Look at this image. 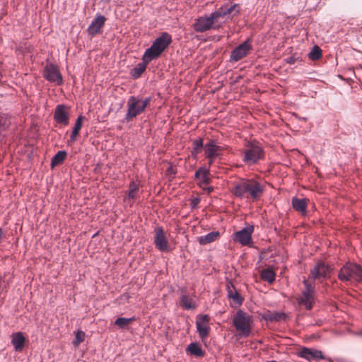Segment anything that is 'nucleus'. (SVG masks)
<instances>
[{
	"instance_id": "f257e3e1",
	"label": "nucleus",
	"mask_w": 362,
	"mask_h": 362,
	"mask_svg": "<svg viewBox=\"0 0 362 362\" xmlns=\"http://www.w3.org/2000/svg\"><path fill=\"white\" fill-rule=\"evenodd\" d=\"M235 6L236 4L230 7L224 5L209 16L199 17L193 24L194 30L198 33H204L211 29L218 30L221 26V23L218 22L219 18L230 14Z\"/></svg>"
},
{
	"instance_id": "f03ea898",
	"label": "nucleus",
	"mask_w": 362,
	"mask_h": 362,
	"mask_svg": "<svg viewBox=\"0 0 362 362\" xmlns=\"http://www.w3.org/2000/svg\"><path fill=\"white\" fill-rule=\"evenodd\" d=\"M264 191V186L254 179H242L235 183L231 189V193L238 198H243L245 194L247 198L252 200H258Z\"/></svg>"
},
{
	"instance_id": "7ed1b4c3",
	"label": "nucleus",
	"mask_w": 362,
	"mask_h": 362,
	"mask_svg": "<svg viewBox=\"0 0 362 362\" xmlns=\"http://www.w3.org/2000/svg\"><path fill=\"white\" fill-rule=\"evenodd\" d=\"M171 42V35L166 32L162 33L159 37L156 38L151 47L146 49L145 57L152 60L158 58Z\"/></svg>"
},
{
	"instance_id": "20e7f679",
	"label": "nucleus",
	"mask_w": 362,
	"mask_h": 362,
	"mask_svg": "<svg viewBox=\"0 0 362 362\" xmlns=\"http://www.w3.org/2000/svg\"><path fill=\"white\" fill-rule=\"evenodd\" d=\"M246 148L243 151V162L247 165L257 164L264 156V151L260 144L256 141H248Z\"/></svg>"
},
{
	"instance_id": "39448f33",
	"label": "nucleus",
	"mask_w": 362,
	"mask_h": 362,
	"mask_svg": "<svg viewBox=\"0 0 362 362\" xmlns=\"http://www.w3.org/2000/svg\"><path fill=\"white\" fill-rule=\"evenodd\" d=\"M338 278L341 281L354 279L358 282L362 281V267L357 264L348 262L339 272Z\"/></svg>"
},
{
	"instance_id": "423d86ee",
	"label": "nucleus",
	"mask_w": 362,
	"mask_h": 362,
	"mask_svg": "<svg viewBox=\"0 0 362 362\" xmlns=\"http://www.w3.org/2000/svg\"><path fill=\"white\" fill-rule=\"evenodd\" d=\"M233 323L239 334L243 337L249 336L250 329V317L242 310L237 311L233 317Z\"/></svg>"
},
{
	"instance_id": "0eeeda50",
	"label": "nucleus",
	"mask_w": 362,
	"mask_h": 362,
	"mask_svg": "<svg viewBox=\"0 0 362 362\" xmlns=\"http://www.w3.org/2000/svg\"><path fill=\"white\" fill-rule=\"evenodd\" d=\"M304 289L301 294L297 298V302L301 307H304L306 310H311L315 302V290L306 279L303 281Z\"/></svg>"
},
{
	"instance_id": "6e6552de",
	"label": "nucleus",
	"mask_w": 362,
	"mask_h": 362,
	"mask_svg": "<svg viewBox=\"0 0 362 362\" xmlns=\"http://www.w3.org/2000/svg\"><path fill=\"white\" fill-rule=\"evenodd\" d=\"M144 111L145 110L140 103V98L134 95L130 96L127 100V112L124 120L129 122Z\"/></svg>"
},
{
	"instance_id": "1a4fd4ad",
	"label": "nucleus",
	"mask_w": 362,
	"mask_h": 362,
	"mask_svg": "<svg viewBox=\"0 0 362 362\" xmlns=\"http://www.w3.org/2000/svg\"><path fill=\"white\" fill-rule=\"evenodd\" d=\"M44 78L51 83L61 85L63 83L62 76L57 66L52 63H47L43 70Z\"/></svg>"
},
{
	"instance_id": "9d476101",
	"label": "nucleus",
	"mask_w": 362,
	"mask_h": 362,
	"mask_svg": "<svg viewBox=\"0 0 362 362\" xmlns=\"http://www.w3.org/2000/svg\"><path fill=\"white\" fill-rule=\"evenodd\" d=\"M252 49L251 41L250 39H247L231 51L230 61L238 62L246 57Z\"/></svg>"
},
{
	"instance_id": "9b49d317",
	"label": "nucleus",
	"mask_w": 362,
	"mask_h": 362,
	"mask_svg": "<svg viewBox=\"0 0 362 362\" xmlns=\"http://www.w3.org/2000/svg\"><path fill=\"white\" fill-rule=\"evenodd\" d=\"M153 243L156 247L161 252H168L170 250L166 235L163 228L160 226H158L155 228Z\"/></svg>"
},
{
	"instance_id": "f8f14e48",
	"label": "nucleus",
	"mask_w": 362,
	"mask_h": 362,
	"mask_svg": "<svg viewBox=\"0 0 362 362\" xmlns=\"http://www.w3.org/2000/svg\"><path fill=\"white\" fill-rule=\"evenodd\" d=\"M254 231L252 225L243 228L234 233V241L240 243L242 245H248L252 243V234Z\"/></svg>"
},
{
	"instance_id": "ddd939ff",
	"label": "nucleus",
	"mask_w": 362,
	"mask_h": 362,
	"mask_svg": "<svg viewBox=\"0 0 362 362\" xmlns=\"http://www.w3.org/2000/svg\"><path fill=\"white\" fill-rule=\"evenodd\" d=\"M69 107L66 105H57L54 112V120L58 124L68 125L69 121Z\"/></svg>"
},
{
	"instance_id": "4468645a",
	"label": "nucleus",
	"mask_w": 362,
	"mask_h": 362,
	"mask_svg": "<svg viewBox=\"0 0 362 362\" xmlns=\"http://www.w3.org/2000/svg\"><path fill=\"white\" fill-rule=\"evenodd\" d=\"M331 268L329 265L325 264L322 262H319L315 267L310 270V276L313 279H317L322 281L325 279L330 272Z\"/></svg>"
},
{
	"instance_id": "2eb2a0df",
	"label": "nucleus",
	"mask_w": 362,
	"mask_h": 362,
	"mask_svg": "<svg viewBox=\"0 0 362 362\" xmlns=\"http://www.w3.org/2000/svg\"><path fill=\"white\" fill-rule=\"evenodd\" d=\"M105 21L106 18L104 16L97 13L87 28L88 35L93 37L100 33L105 25Z\"/></svg>"
},
{
	"instance_id": "dca6fc26",
	"label": "nucleus",
	"mask_w": 362,
	"mask_h": 362,
	"mask_svg": "<svg viewBox=\"0 0 362 362\" xmlns=\"http://www.w3.org/2000/svg\"><path fill=\"white\" fill-rule=\"evenodd\" d=\"M223 151V147L216 144V141L210 139L204 145V153L206 158L211 157H221V151Z\"/></svg>"
},
{
	"instance_id": "f3484780",
	"label": "nucleus",
	"mask_w": 362,
	"mask_h": 362,
	"mask_svg": "<svg viewBox=\"0 0 362 362\" xmlns=\"http://www.w3.org/2000/svg\"><path fill=\"white\" fill-rule=\"evenodd\" d=\"M209 317L207 315H199L197 317V329L200 337L205 338L209 332L208 322Z\"/></svg>"
},
{
	"instance_id": "a211bd4d",
	"label": "nucleus",
	"mask_w": 362,
	"mask_h": 362,
	"mask_svg": "<svg viewBox=\"0 0 362 362\" xmlns=\"http://www.w3.org/2000/svg\"><path fill=\"white\" fill-rule=\"evenodd\" d=\"M152 59L145 57V54L142 57V62L136 64L133 69L130 70L129 74L133 79H137L141 77L142 74L145 71L147 65Z\"/></svg>"
},
{
	"instance_id": "6ab92c4d",
	"label": "nucleus",
	"mask_w": 362,
	"mask_h": 362,
	"mask_svg": "<svg viewBox=\"0 0 362 362\" xmlns=\"http://www.w3.org/2000/svg\"><path fill=\"white\" fill-rule=\"evenodd\" d=\"M299 356L308 361L312 359H322L324 358L322 353L320 351L315 349H310L308 348H303L299 351Z\"/></svg>"
},
{
	"instance_id": "aec40b11",
	"label": "nucleus",
	"mask_w": 362,
	"mask_h": 362,
	"mask_svg": "<svg viewBox=\"0 0 362 362\" xmlns=\"http://www.w3.org/2000/svg\"><path fill=\"white\" fill-rule=\"evenodd\" d=\"M227 295L230 299H233L234 303L238 305H242L243 298L241 295L236 290L235 286L231 281H229L226 285Z\"/></svg>"
},
{
	"instance_id": "412c9836",
	"label": "nucleus",
	"mask_w": 362,
	"mask_h": 362,
	"mask_svg": "<svg viewBox=\"0 0 362 362\" xmlns=\"http://www.w3.org/2000/svg\"><path fill=\"white\" fill-rule=\"evenodd\" d=\"M293 209L301 214H305L307 211V199L294 197L291 199Z\"/></svg>"
},
{
	"instance_id": "4be33fe9",
	"label": "nucleus",
	"mask_w": 362,
	"mask_h": 362,
	"mask_svg": "<svg viewBox=\"0 0 362 362\" xmlns=\"http://www.w3.org/2000/svg\"><path fill=\"white\" fill-rule=\"evenodd\" d=\"M287 315L284 313L269 312L264 313V318L269 322H281L286 320Z\"/></svg>"
},
{
	"instance_id": "5701e85b",
	"label": "nucleus",
	"mask_w": 362,
	"mask_h": 362,
	"mask_svg": "<svg viewBox=\"0 0 362 362\" xmlns=\"http://www.w3.org/2000/svg\"><path fill=\"white\" fill-rule=\"evenodd\" d=\"M85 117L82 115H79L74 124V127L73 128L72 132L70 135V141H74L76 139L77 136L79 134L80 130L82 127V122Z\"/></svg>"
},
{
	"instance_id": "b1692460",
	"label": "nucleus",
	"mask_w": 362,
	"mask_h": 362,
	"mask_svg": "<svg viewBox=\"0 0 362 362\" xmlns=\"http://www.w3.org/2000/svg\"><path fill=\"white\" fill-rule=\"evenodd\" d=\"M186 351L196 357H201L204 355V351L197 342H192L189 344Z\"/></svg>"
},
{
	"instance_id": "393cba45",
	"label": "nucleus",
	"mask_w": 362,
	"mask_h": 362,
	"mask_svg": "<svg viewBox=\"0 0 362 362\" xmlns=\"http://www.w3.org/2000/svg\"><path fill=\"white\" fill-rule=\"evenodd\" d=\"M180 305L185 310H189L195 309L197 305L193 299L189 296L182 295L180 298Z\"/></svg>"
},
{
	"instance_id": "a878e982",
	"label": "nucleus",
	"mask_w": 362,
	"mask_h": 362,
	"mask_svg": "<svg viewBox=\"0 0 362 362\" xmlns=\"http://www.w3.org/2000/svg\"><path fill=\"white\" fill-rule=\"evenodd\" d=\"M261 279L269 284H272L276 279V273L271 268H267L262 271Z\"/></svg>"
},
{
	"instance_id": "bb28decb",
	"label": "nucleus",
	"mask_w": 362,
	"mask_h": 362,
	"mask_svg": "<svg viewBox=\"0 0 362 362\" xmlns=\"http://www.w3.org/2000/svg\"><path fill=\"white\" fill-rule=\"evenodd\" d=\"M66 151H59L52 158L51 160V167L53 168L54 166L59 165L66 157Z\"/></svg>"
},
{
	"instance_id": "cd10ccee",
	"label": "nucleus",
	"mask_w": 362,
	"mask_h": 362,
	"mask_svg": "<svg viewBox=\"0 0 362 362\" xmlns=\"http://www.w3.org/2000/svg\"><path fill=\"white\" fill-rule=\"evenodd\" d=\"M219 232L218 231L210 232L208 234L199 238V243L201 245H206L208 243H212L217 238V237L219 236Z\"/></svg>"
},
{
	"instance_id": "c85d7f7f",
	"label": "nucleus",
	"mask_w": 362,
	"mask_h": 362,
	"mask_svg": "<svg viewBox=\"0 0 362 362\" xmlns=\"http://www.w3.org/2000/svg\"><path fill=\"white\" fill-rule=\"evenodd\" d=\"M204 148L203 139L199 138L197 139H194L192 141V155L194 157H197L198 153L202 151V148Z\"/></svg>"
},
{
	"instance_id": "c756f323",
	"label": "nucleus",
	"mask_w": 362,
	"mask_h": 362,
	"mask_svg": "<svg viewBox=\"0 0 362 362\" xmlns=\"http://www.w3.org/2000/svg\"><path fill=\"white\" fill-rule=\"evenodd\" d=\"M135 320L134 317L127 318V317H118L115 321V325L117 326L119 328L124 329L128 327L129 324L133 322Z\"/></svg>"
},
{
	"instance_id": "7c9ffc66",
	"label": "nucleus",
	"mask_w": 362,
	"mask_h": 362,
	"mask_svg": "<svg viewBox=\"0 0 362 362\" xmlns=\"http://www.w3.org/2000/svg\"><path fill=\"white\" fill-rule=\"evenodd\" d=\"M308 57L313 61L319 59L322 57V49L317 45H315L309 52Z\"/></svg>"
},
{
	"instance_id": "2f4dec72",
	"label": "nucleus",
	"mask_w": 362,
	"mask_h": 362,
	"mask_svg": "<svg viewBox=\"0 0 362 362\" xmlns=\"http://www.w3.org/2000/svg\"><path fill=\"white\" fill-rule=\"evenodd\" d=\"M139 190L138 185L134 182H131L129 185L128 197L132 199H136V192Z\"/></svg>"
},
{
	"instance_id": "473e14b6",
	"label": "nucleus",
	"mask_w": 362,
	"mask_h": 362,
	"mask_svg": "<svg viewBox=\"0 0 362 362\" xmlns=\"http://www.w3.org/2000/svg\"><path fill=\"white\" fill-rule=\"evenodd\" d=\"M209 169L206 168V172L202 173L201 175V178L199 179L200 182L199 183V186L202 187V185H208L210 182V178L209 177Z\"/></svg>"
},
{
	"instance_id": "72a5a7b5",
	"label": "nucleus",
	"mask_w": 362,
	"mask_h": 362,
	"mask_svg": "<svg viewBox=\"0 0 362 362\" xmlns=\"http://www.w3.org/2000/svg\"><path fill=\"white\" fill-rule=\"evenodd\" d=\"M25 341H11L15 349L17 351H21L23 350L25 346Z\"/></svg>"
},
{
	"instance_id": "f704fd0d",
	"label": "nucleus",
	"mask_w": 362,
	"mask_h": 362,
	"mask_svg": "<svg viewBox=\"0 0 362 362\" xmlns=\"http://www.w3.org/2000/svg\"><path fill=\"white\" fill-rule=\"evenodd\" d=\"M151 100H152V98L150 96L149 97H146L144 99H142V98H140L141 105L144 107V110H146V108L150 104Z\"/></svg>"
},
{
	"instance_id": "c9c22d12",
	"label": "nucleus",
	"mask_w": 362,
	"mask_h": 362,
	"mask_svg": "<svg viewBox=\"0 0 362 362\" xmlns=\"http://www.w3.org/2000/svg\"><path fill=\"white\" fill-rule=\"evenodd\" d=\"M206 172V167L202 166L195 172V178L199 180L202 173Z\"/></svg>"
},
{
	"instance_id": "e433bc0d",
	"label": "nucleus",
	"mask_w": 362,
	"mask_h": 362,
	"mask_svg": "<svg viewBox=\"0 0 362 362\" xmlns=\"http://www.w3.org/2000/svg\"><path fill=\"white\" fill-rule=\"evenodd\" d=\"M11 339H25L23 333L18 332L13 333L11 335Z\"/></svg>"
},
{
	"instance_id": "4c0bfd02",
	"label": "nucleus",
	"mask_w": 362,
	"mask_h": 362,
	"mask_svg": "<svg viewBox=\"0 0 362 362\" xmlns=\"http://www.w3.org/2000/svg\"><path fill=\"white\" fill-rule=\"evenodd\" d=\"M284 61L286 64H293L296 62V59L293 56H291L284 59Z\"/></svg>"
},
{
	"instance_id": "58836bf2",
	"label": "nucleus",
	"mask_w": 362,
	"mask_h": 362,
	"mask_svg": "<svg viewBox=\"0 0 362 362\" xmlns=\"http://www.w3.org/2000/svg\"><path fill=\"white\" fill-rule=\"evenodd\" d=\"M200 202V199L199 197H194L191 200V206L192 208H195Z\"/></svg>"
},
{
	"instance_id": "ea45409f",
	"label": "nucleus",
	"mask_w": 362,
	"mask_h": 362,
	"mask_svg": "<svg viewBox=\"0 0 362 362\" xmlns=\"http://www.w3.org/2000/svg\"><path fill=\"white\" fill-rule=\"evenodd\" d=\"M84 334H85L83 331H78L76 334L75 339H83Z\"/></svg>"
},
{
	"instance_id": "a19ab883",
	"label": "nucleus",
	"mask_w": 362,
	"mask_h": 362,
	"mask_svg": "<svg viewBox=\"0 0 362 362\" xmlns=\"http://www.w3.org/2000/svg\"><path fill=\"white\" fill-rule=\"evenodd\" d=\"M204 191H206L208 194L211 193L214 190V187H202Z\"/></svg>"
},
{
	"instance_id": "79ce46f5",
	"label": "nucleus",
	"mask_w": 362,
	"mask_h": 362,
	"mask_svg": "<svg viewBox=\"0 0 362 362\" xmlns=\"http://www.w3.org/2000/svg\"><path fill=\"white\" fill-rule=\"evenodd\" d=\"M217 157H211V158H207L208 160H209V165H212L213 163L214 162L215 159Z\"/></svg>"
},
{
	"instance_id": "37998d69",
	"label": "nucleus",
	"mask_w": 362,
	"mask_h": 362,
	"mask_svg": "<svg viewBox=\"0 0 362 362\" xmlns=\"http://www.w3.org/2000/svg\"><path fill=\"white\" fill-rule=\"evenodd\" d=\"M81 341H74V345L75 347L78 346Z\"/></svg>"
},
{
	"instance_id": "c03bdc74",
	"label": "nucleus",
	"mask_w": 362,
	"mask_h": 362,
	"mask_svg": "<svg viewBox=\"0 0 362 362\" xmlns=\"http://www.w3.org/2000/svg\"><path fill=\"white\" fill-rule=\"evenodd\" d=\"M357 336H358V337H362V330H361V331L357 334Z\"/></svg>"
},
{
	"instance_id": "a18cd8bd",
	"label": "nucleus",
	"mask_w": 362,
	"mask_h": 362,
	"mask_svg": "<svg viewBox=\"0 0 362 362\" xmlns=\"http://www.w3.org/2000/svg\"><path fill=\"white\" fill-rule=\"evenodd\" d=\"M168 171H169V172H173V169H172V168H169L168 169Z\"/></svg>"
}]
</instances>
